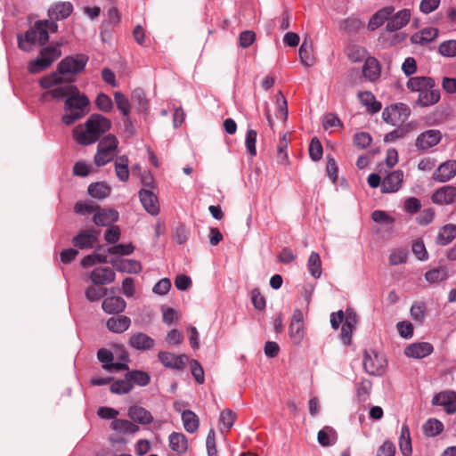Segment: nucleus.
Here are the masks:
<instances>
[{"mask_svg":"<svg viewBox=\"0 0 456 456\" xmlns=\"http://www.w3.org/2000/svg\"><path fill=\"white\" fill-rule=\"evenodd\" d=\"M235 419V412L229 409H225L220 414L219 422L224 428H225L226 430H230V428L233 426Z\"/></svg>","mask_w":456,"mask_h":456,"instance_id":"nucleus-55","label":"nucleus"},{"mask_svg":"<svg viewBox=\"0 0 456 456\" xmlns=\"http://www.w3.org/2000/svg\"><path fill=\"white\" fill-rule=\"evenodd\" d=\"M412 252L419 260L424 261L428 257L424 242L420 240H417L413 242Z\"/></svg>","mask_w":456,"mask_h":456,"instance_id":"nucleus-63","label":"nucleus"},{"mask_svg":"<svg viewBox=\"0 0 456 456\" xmlns=\"http://www.w3.org/2000/svg\"><path fill=\"white\" fill-rule=\"evenodd\" d=\"M433 404L444 406L447 413L456 411V394L451 391L441 392L432 400Z\"/></svg>","mask_w":456,"mask_h":456,"instance_id":"nucleus-17","label":"nucleus"},{"mask_svg":"<svg viewBox=\"0 0 456 456\" xmlns=\"http://www.w3.org/2000/svg\"><path fill=\"white\" fill-rule=\"evenodd\" d=\"M456 237V225L448 224L443 226L436 236V243L441 246H446Z\"/></svg>","mask_w":456,"mask_h":456,"instance_id":"nucleus-28","label":"nucleus"},{"mask_svg":"<svg viewBox=\"0 0 456 456\" xmlns=\"http://www.w3.org/2000/svg\"><path fill=\"white\" fill-rule=\"evenodd\" d=\"M118 141L113 134L104 136L98 143L97 149L105 150L112 152L118 151Z\"/></svg>","mask_w":456,"mask_h":456,"instance_id":"nucleus-47","label":"nucleus"},{"mask_svg":"<svg viewBox=\"0 0 456 456\" xmlns=\"http://www.w3.org/2000/svg\"><path fill=\"white\" fill-rule=\"evenodd\" d=\"M307 269L310 274L318 279L322 275V261L318 253L313 251L307 261Z\"/></svg>","mask_w":456,"mask_h":456,"instance_id":"nucleus-34","label":"nucleus"},{"mask_svg":"<svg viewBox=\"0 0 456 456\" xmlns=\"http://www.w3.org/2000/svg\"><path fill=\"white\" fill-rule=\"evenodd\" d=\"M411 18V12L408 9L399 11L391 15L387 22L386 28L389 32L396 31L408 24Z\"/></svg>","mask_w":456,"mask_h":456,"instance_id":"nucleus-18","label":"nucleus"},{"mask_svg":"<svg viewBox=\"0 0 456 456\" xmlns=\"http://www.w3.org/2000/svg\"><path fill=\"white\" fill-rule=\"evenodd\" d=\"M140 200L144 209L151 215L156 216L159 212V204L157 196L150 189H142L139 191Z\"/></svg>","mask_w":456,"mask_h":456,"instance_id":"nucleus-12","label":"nucleus"},{"mask_svg":"<svg viewBox=\"0 0 456 456\" xmlns=\"http://www.w3.org/2000/svg\"><path fill=\"white\" fill-rule=\"evenodd\" d=\"M73 11V6L69 2L56 4L52 9V14L57 20H63L69 17Z\"/></svg>","mask_w":456,"mask_h":456,"instance_id":"nucleus-40","label":"nucleus"},{"mask_svg":"<svg viewBox=\"0 0 456 456\" xmlns=\"http://www.w3.org/2000/svg\"><path fill=\"white\" fill-rule=\"evenodd\" d=\"M182 420L184 429L189 433H194L199 428V418L190 410H186L182 412Z\"/></svg>","mask_w":456,"mask_h":456,"instance_id":"nucleus-32","label":"nucleus"},{"mask_svg":"<svg viewBox=\"0 0 456 456\" xmlns=\"http://www.w3.org/2000/svg\"><path fill=\"white\" fill-rule=\"evenodd\" d=\"M158 359L164 367L175 370H183L186 367V363L188 362L187 355H176L167 351L159 352L158 354Z\"/></svg>","mask_w":456,"mask_h":456,"instance_id":"nucleus-8","label":"nucleus"},{"mask_svg":"<svg viewBox=\"0 0 456 456\" xmlns=\"http://www.w3.org/2000/svg\"><path fill=\"white\" fill-rule=\"evenodd\" d=\"M362 75L368 80L373 82L380 77V65L374 57H367L362 67Z\"/></svg>","mask_w":456,"mask_h":456,"instance_id":"nucleus-23","label":"nucleus"},{"mask_svg":"<svg viewBox=\"0 0 456 456\" xmlns=\"http://www.w3.org/2000/svg\"><path fill=\"white\" fill-rule=\"evenodd\" d=\"M395 8L393 6H387L377 12L369 22V28L374 30L380 27L388 18L393 14Z\"/></svg>","mask_w":456,"mask_h":456,"instance_id":"nucleus-27","label":"nucleus"},{"mask_svg":"<svg viewBox=\"0 0 456 456\" xmlns=\"http://www.w3.org/2000/svg\"><path fill=\"white\" fill-rule=\"evenodd\" d=\"M289 334L292 343L295 345H299L305 336L304 323L290 322Z\"/></svg>","mask_w":456,"mask_h":456,"instance_id":"nucleus-43","label":"nucleus"},{"mask_svg":"<svg viewBox=\"0 0 456 456\" xmlns=\"http://www.w3.org/2000/svg\"><path fill=\"white\" fill-rule=\"evenodd\" d=\"M346 55L353 62H361L367 57L366 50L359 45H351L346 48Z\"/></svg>","mask_w":456,"mask_h":456,"instance_id":"nucleus-42","label":"nucleus"},{"mask_svg":"<svg viewBox=\"0 0 456 456\" xmlns=\"http://www.w3.org/2000/svg\"><path fill=\"white\" fill-rule=\"evenodd\" d=\"M456 175V161L448 160L441 164L433 174V179L439 183H445Z\"/></svg>","mask_w":456,"mask_h":456,"instance_id":"nucleus-16","label":"nucleus"},{"mask_svg":"<svg viewBox=\"0 0 456 456\" xmlns=\"http://www.w3.org/2000/svg\"><path fill=\"white\" fill-rule=\"evenodd\" d=\"M128 343L132 347L142 351L149 350L155 345L154 339L142 332L133 334Z\"/></svg>","mask_w":456,"mask_h":456,"instance_id":"nucleus-22","label":"nucleus"},{"mask_svg":"<svg viewBox=\"0 0 456 456\" xmlns=\"http://www.w3.org/2000/svg\"><path fill=\"white\" fill-rule=\"evenodd\" d=\"M408 251L403 248L393 250L389 256V263L392 265H401L406 262Z\"/></svg>","mask_w":456,"mask_h":456,"instance_id":"nucleus-56","label":"nucleus"},{"mask_svg":"<svg viewBox=\"0 0 456 456\" xmlns=\"http://www.w3.org/2000/svg\"><path fill=\"white\" fill-rule=\"evenodd\" d=\"M61 55L59 46H48L40 51V57L45 61H49V67Z\"/></svg>","mask_w":456,"mask_h":456,"instance_id":"nucleus-46","label":"nucleus"},{"mask_svg":"<svg viewBox=\"0 0 456 456\" xmlns=\"http://www.w3.org/2000/svg\"><path fill=\"white\" fill-rule=\"evenodd\" d=\"M443 423L436 419H430L423 425V431L428 436H437L443 431Z\"/></svg>","mask_w":456,"mask_h":456,"instance_id":"nucleus-44","label":"nucleus"},{"mask_svg":"<svg viewBox=\"0 0 456 456\" xmlns=\"http://www.w3.org/2000/svg\"><path fill=\"white\" fill-rule=\"evenodd\" d=\"M434 347L430 343L419 342L407 346L404 349V354L408 357L421 359L431 354Z\"/></svg>","mask_w":456,"mask_h":456,"instance_id":"nucleus-15","label":"nucleus"},{"mask_svg":"<svg viewBox=\"0 0 456 456\" xmlns=\"http://www.w3.org/2000/svg\"><path fill=\"white\" fill-rule=\"evenodd\" d=\"M126 307V301L121 297H106L102 304V310L109 314H118L122 312Z\"/></svg>","mask_w":456,"mask_h":456,"instance_id":"nucleus-19","label":"nucleus"},{"mask_svg":"<svg viewBox=\"0 0 456 456\" xmlns=\"http://www.w3.org/2000/svg\"><path fill=\"white\" fill-rule=\"evenodd\" d=\"M276 97H277V100H276V103H277L276 118L285 121L288 118L287 101H286L285 97L283 96V94H282V93L281 91L278 93Z\"/></svg>","mask_w":456,"mask_h":456,"instance_id":"nucleus-52","label":"nucleus"},{"mask_svg":"<svg viewBox=\"0 0 456 456\" xmlns=\"http://www.w3.org/2000/svg\"><path fill=\"white\" fill-rule=\"evenodd\" d=\"M133 388V384H130L128 379H119L114 381L110 386V391L114 394L123 395L129 393Z\"/></svg>","mask_w":456,"mask_h":456,"instance_id":"nucleus-50","label":"nucleus"},{"mask_svg":"<svg viewBox=\"0 0 456 456\" xmlns=\"http://www.w3.org/2000/svg\"><path fill=\"white\" fill-rule=\"evenodd\" d=\"M438 53L448 58L456 56V40H447L440 44Z\"/></svg>","mask_w":456,"mask_h":456,"instance_id":"nucleus-51","label":"nucleus"},{"mask_svg":"<svg viewBox=\"0 0 456 456\" xmlns=\"http://www.w3.org/2000/svg\"><path fill=\"white\" fill-rule=\"evenodd\" d=\"M289 140L287 137V134H284L282 135V137L280 139L278 145H277V150H278L277 160L281 165H285L289 161V157L287 154V148L289 145Z\"/></svg>","mask_w":456,"mask_h":456,"instance_id":"nucleus-45","label":"nucleus"},{"mask_svg":"<svg viewBox=\"0 0 456 456\" xmlns=\"http://www.w3.org/2000/svg\"><path fill=\"white\" fill-rule=\"evenodd\" d=\"M99 208V206L93 201L88 202H77L74 210L77 214H91Z\"/></svg>","mask_w":456,"mask_h":456,"instance_id":"nucleus-60","label":"nucleus"},{"mask_svg":"<svg viewBox=\"0 0 456 456\" xmlns=\"http://www.w3.org/2000/svg\"><path fill=\"white\" fill-rule=\"evenodd\" d=\"M387 365V361L383 355L375 351H365L363 357V368L367 373L374 376H380Z\"/></svg>","mask_w":456,"mask_h":456,"instance_id":"nucleus-7","label":"nucleus"},{"mask_svg":"<svg viewBox=\"0 0 456 456\" xmlns=\"http://www.w3.org/2000/svg\"><path fill=\"white\" fill-rule=\"evenodd\" d=\"M49 67V61H45L40 56L28 63V69L32 74L39 73Z\"/></svg>","mask_w":456,"mask_h":456,"instance_id":"nucleus-62","label":"nucleus"},{"mask_svg":"<svg viewBox=\"0 0 456 456\" xmlns=\"http://www.w3.org/2000/svg\"><path fill=\"white\" fill-rule=\"evenodd\" d=\"M411 114L410 108L404 103L390 105L382 112L383 120L391 126H398L404 123Z\"/></svg>","mask_w":456,"mask_h":456,"instance_id":"nucleus-6","label":"nucleus"},{"mask_svg":"<svg viewBox=\"0 0 456 456\" xmlns=\"http://www.w3.org/2000/svg\"><path fill=\"white\" fill-rule=\"evenodd\" d=\"M190 367H191V374H192L193 378L195 379V380L199 384H203L205 381V377H204V370H203L201 364L197 360L192 359L190 361Z\"/></svg>","mask_w":456,"mask_h":456,"instance_id":"nucleus-59","label":"nucleus"},{"mask_svg":"<svg viewBox=\"0 0 456 456\" xmlns=\"http://www.w3.org/2000/svg\"><path fill=\"white\" fill-rule=\"evenodd\" d=\"M118 213L114 209H101L100 208L95 212L93 221L96 225L107 226L118 221Z\"/></svg>","mask_w":456,"mask_h":456,"instance_id":"nucleus-21","label":"nucleus"},{"mask_svg":"<svg viewBox=\"0 0 456 456\" xmlns=\"http://www.w3.org/2000/svg\"><path fill=\"white\" fill-rule=\"evenodd\" d=\"M128 165L129 159L126 155H121L115 159V173L117 177L122 182H126L129 178Z\"/></svg>","mask_w":456,"mask_h":456,"instance_id":"nucleus-29","label":"nucleus"},{"mask_svg":"<svg viewBox=\"0 0 456 456\" xmlns=\"http://www.w3.org/2000/svg\"><path fill=\"white\" fill-rule=\"evenodd\" d=\"M256 40V34L252 30L242 31L239 36V44L242 48L250 46Z\"/></svg>","mask_w":456,"mask_h":456,"instance_id":"nucleus-64","label":"nucleus"},{"mask_svg":"<svg viewBox=\"0 0 456 456\" xmlns=\"http://www.w3.org/2000/svg\"><path fill=\"white\" fill-rule=\"evenodd\" d=\"M110 263L113 269L121 273H137L142 270L141 264L134 259H115Z\"/></svg>","mask_w":456,"mask_h":456,"instance_id":"nucleus-20","label":"nucleus"},{"mask_svg":"<svg viewBox=\"0 0 456 456\" xmlns=\"http://www.w3.org/2000/svg\"><path fill=\"white\" fill-rule=\"evenodd\" d=\"M431 200L433 203L440 206L453 204L456 201V187L442 186L433 192Z\"/></svg>","mask_w":456,"mask_h":456,"instance_id":"nucleus-9","label":"nucleus"},{"mask_svg":"<svg viewBox=\"0 0 456 456\" xmlns=\"http://www.w3.org/2000/svg\"><path fill=\"white\" fill-rule=\"evenodd\" d=\"M363 27V23L355 17H349L340 22L339 28L346 33H356Z\"/></svg>","mask_w":456,"mask_h":456,"instance_id":"nucleus-41","label":"nucleus"},{"mask_svg":"<svg viewBox=\"0 0 456 456\" xmlns=\"http://www.w3.org/2000/svg\"><path fill=\"white\" fill-rule=\"evenodd\" d=\"M372 138L370 134L366 132L356 133L354 135V144L360 149H365L371 143Z\"/></svg>","mask_w":456,"mask_h":456,"instance_id":"nucleus-57","label":"nucleus"},{"mask_svg":"<svg viewBox=\"0 0 456 456\" xmlns=\"http://www.w3.org/2000/svg\"><path fill=\"white\" fill-rule=\"evenodd\" d=\"M87 191L93 198L102 200L110 195V187L103 183H95L88 186Z\"/></svg>","mask_w":456,"mask_h":456,"instance_id":"nucleus-35","label":"nucleus"},{"mask_svg":"<svg viewBox=\"0 0 456 456\" xmlns=\"http://www.w3.org/2000/svg\"><path fill=\"white\" fill-rule=\"evenodd\" d=\"M128 416L141 424H150L153 417L149 411L140 406H132L128 410Z\"/></svg>","mask_w":456,"mask_h":456,"instance_id":"nucleus-30","label":"nucleus"},{"mask_svg":"<svg viewBox=\"0 0 456 456\" xmlns=\"http://www.w3.org/2000/svg\"><path fill=\"white\" fill-rule=\"evenodd\" d=\"M134 250V246L132 243L128 244H118L110 247L107 251L110 255L118 256H128L131 255Z\"/></svg>","mask_w":456,"mask_h":456,"instance_id":"nucleus-53","label":"nucleus"},{"mask_svg":"<svg viewBox=\"0 0 456 456\" xmlns=\"http://www.w3.org/2000/svg\"><path fill=\"white\" fill-rule=\"evenodd\" d=\"M87 61L88 58L83 54H78L75 57L69 56L64 58L58 64L56 72L41 78L40 86L45 89H48L53 86L62 84L65 81L62 76H73L79 73L85 69Z\"/></svg>","mask_w":456,"mask_h":456,"instance_id":"nucleus-3","label":"nucleus"},{"mask_svg":"<svg viewBox=\"0 0 456 456\" xmlns=\"http://www.w3.org/2000/svg\"><path fill=\"white\" fill-rule=\"evenodd\" d=\"M95 104L97 108L103 112L110 111L113 107L111 99L103 93L98 94Z\"/></svg>","mask_w":456,"mask_h":456,"instance_id":"nucleus-61","label":"nucleus"},{"mask_svg":"<svg viewBox=\"0 0 456 456\" xmlns=\"http://www.w3.org/2000/svg\"><path fill=\"white\" fill-rule=\"evenodd\" d=\"M309 156L314 161H318L322 157V146L317 138H313L310 142Z\"/></svg>","mask_w":456,"mask_h":456,"instance_id":"nucleus-58","label":"nucleus"},{"mask_svg":"<svg viewBox=\"0 0 456 456\" xmlns=\"http://www.w3.org/2000/svg\"><path fill=\"white\" fill-rule=\"evenodd\" d=\"M257 133L254 129H248L247 131L246 139H245V146L248 152L251 157H255L256 155V142Z\"/></svg>","mask_w":456,"mask_h":456,"instance_id":"nucleus-54","label":"nucleus"},{"mask_svg":"<svg viewBox=\"0 0 456 456\" xmlns=\"http://www.w3.org/2000/svg\"><path fill=\"white\" fill-rule=\"evenodd\" d=\"M115 272L110 267H97L90 273V279L94 285H108L115 281Z\"/></svg>","mask_w":456,"mask_h":456,"instance_id":"nucleus-14","label":"nucleus"},{"mask_svg":"<svg viewBox=\"0 0 456 456\" xmlns=\"http://www.w3.org/2000/svg\"><path fill=\"white\" fill-rule=\"evenodd\" d=\"M47 94L55 99L66 97L64 102L65 114L61 120L67 126L72 125L87 113L86 108L89 105V100L85 94H81L75 86H57Z\"/></svg>","mask_w":456,"mask_h":456,"instance_id":"nucleus-1","label":"nucleus"},{"mask_svg":"<svg viewBox=\"0 0 456 456\" xmlns=\"http://www.w3.org/2000/svg\"><path fill=\"white\" fill-rule=\"evenodd\" d=\"M299 57L303 65L311 67L315 62V58L313 54V45L311 42L305 40L299 48Z\"/></svg>","mask_w":456,"mask_h":456,"instance_id":"nucleus-33","label":"nucleus"},{"mask_svg":"<svg viewBox=\"0 0 456 456\" xmlns=\"http://www.w3.org/2000/svg\"><path fill=\"white\" fill-rule=\"evenodd\" d=\"M358 98L362 105L368 107V110L370 113H377L381 110V103L375 100L374 95L370 92H360Z\"/></svg>","mask_w":456,"mask_h":456,"instance_id":"nucleus-31","label":"nucleus"},{"mask_svg":"<svg viewBox=\"0 0 456 456\" xmlns=\"http://www.w3.org/2000/svg\"><path fill=\"white\" fill-rule=\"evenodd\" d=\"M110 126L111 122L109 118L101 114H93L84 125H78L74 128L73 136L78 144L90 145L96 142Z\"/></svg>","mask_w":456,"mask_h":456,"instance_id":"nucleus-2","label":"nucleus"},{"mask_svg":"<svg viewBox=\"0 0 456 456\" xmlns=\"http://www.w3.org/2000/svg\"><path fill=\"white\" fill-rule=\"evenodd\" d=\"M372 383L370 380L364 379L358 385L356 388L357 397L359 401L365 402L370 394Z\"/></svg>","mask_w":456,"mask_h":456,"instance_id":"nucleus-49","label":"nucleus"},{"mask_svg":"<svg viewBox=\"0 0 456 456\" xmlns=\"http://www.w3.org/2000/svg\"><path fill=\"white\" fill-rule=\"evenodd\" d=\"M107 328L114 333H123L127 330L131 325V320L125 315L111 317L107 321Z\"/></svg>","mask_w":456,"mask_h":456,"instance_id":"nucleus-24","label":"nucleus"},{"mask_svg":"<svg viewBox=\"0 0 456 456\" xmlns=\"http://www.w3.org/2000/svg\"><path fill=\"white\" fill-rule=\"evenodd\" d=\"M45 23L43 20L35 22L24 35V38L20 36L18 37L19 48L25 52L32 50V45L38 43L41 45L46 44L49 39V35L45 29Z\"/></svg>","mask_w":456,"mask_h":456,"instance_id":"nucleus-5","label":"nucleus"},{"mask_svg":"<svg viewBox=\"0 0 456 456\" xmlns=\"http://www.w3.org/2000/svg\"><path fill=\"white\" fill-rule=\"evenodd\" d=\"M111 427L114 430L125 434H133L139 430L137 425L126 419H115L111 422Z\"/></svg>","mask_w":456,"mask_h":456,"instance_id":"nucleus-37","label":"nucleus"},{"mask_svg":"<svg viewBox=\"0 0 456 456\" xmlns=\"http://www.w3.org/2000/svg\"><path fill=\"white\" fill-rule=\"evenodd\" d=\"M442 134L439 130L430 129L421 133L416 139V147L421 151L428 150L440 142Z\"/></svg>","mask_w":456,"mask_h":456,"instance_id":"nucleus-11","label":"nucleus"},{"mask_svg":"<svg viewBox=\"0 0 456 456\" xmlns=\"http://www.w3.org/2000/svg\"><path fill=\"white\" fill-rule=\"evenodd\" d=\"M116 155V152L97 149L96 154L94 156V164L97 167H102L113 159L115 160Z\"/></svg>","mask_w":456,"mask_h":456,"instance_id":"nucleus-48","label":"nucleus"},{"mask_svg":"<svg viewBox=\"0 0 456 456\" xmlns=\"http://www.w3.org/2000/svg\"><path fill=\"white\" fill-rule=\"evenodd\" d=\"M438 36V29L435 28H426L420 32L415 33L411 36V41L412 44L425 45L432 42Z\"/></svg>","mask_w":456,"mask_h":456,"instance_id":"nucleus-26","label":"nucleus"},{"mask_svg":"<svg viewBox=\"0 0 456 456\" xmlns=\"http://www.w3.org/2000/svg\"><path fill=\"white\" fill-rule=\"evenodd\" d=\"M169 446L172 451L181 454L188 449L187 437L183 433L173 432L168 437Z\"/></svg>","mask_w":456,"mask_h":456,"instance_id":"nucleus-25","label":"nucleus"},{"mask_svg":"<svg viewBox=\"0 0 456 456\" xmlns=\"http://www.w3.org/2000/svg\"><path fill=\"white\" fill-rule=\"evenodd\" d=\"M403 181V172L395 170L388 174L381 183V191L383 193H391L397 191Z\"/></svg>","mask_w":456,"mask_h":456,"instance_id":"nucleus-13","label":"nucleus"},{"mask_svg":"<svg viewBox=\"0 0 456 456\" xmlns=\"http://www.w3.org/2000/svg\"><path fill=\"white\" fill-rule=\"evenodd\" d=\"M406 86L410 91L419 93L417 104L420 107L434 105L440 100V91L436 88L435 80L430 77H412L407 81Z\"/></svg>","mask_w":456,"mask_h":456,"instance_id":"nucleus-4","label":"nucleus"},{"mask_svg":"<svg viewBox=\"0 0 456 456\" xmlns=\"http://www.w3.org/2000/svg\"><path fill=\"white\" fill-rule=\"evenodd\" d=\"M448 278L446 267L440 266L430 270L425 273V279L429 283H436L445 281Z\"/></svg>","mask_w":456,"mask_h":456,"instance_id":"nucleus-38","label":"nucleus"},{"mask_svg":"<svg viewBox=\"0 0 456 456\" xmlns=\"http://www.w3.org/2000/svg\"><path fill=\"white\" fill-rule=\"evenodd\" d=\"M114 100L117 105V108L122 112V114L126 117V122L129 121L128 116L131 111V105L127 97L122 94L121 92H116L114 94Z\"/></svg>","mask_w":456,"mask_h":456,"instance_id":"nucleus-39","label":"nucleus"},{"mask_svg":"<svg viewBox=\"0 0 456 456\" xmlns=\"http://www.w3.org/2000/svg\"><path fill=\"white\" fill-rule=\"evenodd\" d=\"M98 235L97 230H83L72 239V243L80 249L92 248L98 240Z\"/></svg>","mask_w":456,"mask_h":456,"instance_id":"nucleus-10","label":"nucleus"},{"mask_svg":"<svg viewBox=\"0 0 456 456\" xmlns=\"http://www.w3.org/2000/svg\"><path fill=\"white\" fill-rule=\"evenodd\" d=\"M126 378L128 379L130 384L134 383L142 387L147 386L151 380L149 374L142 370L128 371L126 374Z\"/></svg>","mask_w":456,"mask_h":456,"instance_id":"nucleus-36","label":"nucleus"}]
</instances>
